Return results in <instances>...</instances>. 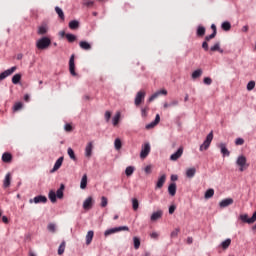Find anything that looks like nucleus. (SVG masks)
I'll return each mask as SVG.
<instances>
[{
  "instance_id": "1",
  "label": "nucleus",
  "mask_w": 256,
  "mask_h": 256,
  "mask_svg": "<svg viewBox=\"0 0 256 256\" xmlns=\"http://www.w3.org/2000/svg\"><path fill=\"white\" fill-rule=\"evenodd\" d=\"M236 167H238V171L241 173L249 169V164L247 163V157L245 155L241 154L236 158Z\"/></svg>"
},
{
  "instance_id": "2",
  "label": "nucleus",
  "mask_w": 256,
  "mask_h": 256,
  "mask_svg": "<svg viewBox=\"0 0 256 256\" xmlns=\"http://www.w3.org/2000/svg\"><path fill=\"white\" fill-rule=\"evenodd\" d=\"M65 189V186L62 184L61 187L57 190V192L55 193V191L51 190L48 194V197L50 199V201L52 203H56L57 198L58 199H63V190Z\"/></svg>"
},
{
  "instance_id": "3",
  "label": "nucleus",
  "mask_w": 256,
  "mask_h": 256,
  "mask_svg": "<svg viewBox=\"0 0 256 256\" xmlns=\"http://www.w3.org/2000/svg\"><path fill=\"white\" fill-rule=\"evenodd\" d=\"M50 45L51 39L49 37H42L36 41V47L41 51L48 49Z\"/></svg>"
},
{
  "instance_id": "4",
  "label": "nucleus",
  "mask_w": 256,
  "mask_h": 256,
  "mask_svg": "<svg viewBox=\"0 0 256 256\" xmlns=\"http://www.w3.org/2000/svg\"><path fill=\"white\" fill-rule=\"evenodd\" d=\"M213 141V131H211L205 141L203 142L202 145H200V151H207V149H209V147L211 146V142Z\"/></svg>"
},
{
  "instance_id": "5",
  "label": "nucleus",
  "mask_w": 256,
  "mask_h": 256,
  "mask_svg": "<svg viewBox=\"0 0 256 256\" xmlns=\"http://www.w3.org/2000/svg\"><path fill=\"white\" fill-rule=\"evenodd\" d=\"M239 219L242 223H248V225H251L256 221V211L253 213L251 218H249V215L247 214H241Z\"/></svg>"
},
{
  "instance_id": "6",
  "label": "nucleus",
  "mask_w": 256,
  "mask_h": 256,
  "mask_svg": "<svg viewBox=\"0 0 256 256\" xmlns=\"http://www.w3.org/2000/svg\"><path fill=\"white\" fill-rule=\"evenodd\" d=\"M119 231H129V227L127 226H120L116 228L108 229L104 232L105 237H109V235H113V233H119Z\"/></svg>"
},
{
  "instance_id": "7",
  "label": "nucleus",
  "mask_w": 256,
  "mask_h": 256,
  "mask_svg": "<svg viewBox=\"0 0 256 256\" xmlns=\"http://www.w3.org/2000/svg\"><path fill=\"white\" fill-rule=\"evenodd\" d=\"M145 95H146V92L144 90H140L136 94L135 101H134L136 107H139V105H141V103H143V99H145Z\"/></svg>"
},
{
  "instance_id": "8",
  "label": "nucleus",
  "mask_w": 256,
  "mask_h": 256,
  "mask_svg": "<svg viewBox=\"0 0 256 256\" xmlns=\"http://www.w3.org/2000/svg\"><path fill=\"white\" fill-rule=\"evenodd\" d=\"M15 71H17V66L11 67V68L7 69L6 71L2 72L0 74V81H3V79H7V77H9V75H13V73H15Z\"/></svg>"
},
{
  "instance_id": "9",
  "label": "nucleus",
  "mask_w": 256,
  "mask_h": 256,
  "mask_svg": "<svg viewBox=\"0 0 256 256\" xmlns=\"http://www.w3.org/2000/svg\"><path fill=\"white\" fill-rule=\"evenodd\" d=\"M149 153H151V145H149V143H146L143 145L140 153L141 159H145L147 155H149Z\"/></svg>"
},
{
  "instance_id": "10",
  "label": "nucleus",
  "mask_w": 256,
  "mask_h": 256,
  "mask_svg": "<svg viewBox=\"0 0 256 256\" xmlns=\"http://www.w3.org/2000/svg\"><path fill=\"white\" fill-rule=\"evenodd\" d=\"M69 71H70V74L73 75V77L77 76V73L75 72V55H72L70 57Z\"/></svg>"
},
{
  "instance_id": "11",
  "label": "nucleus",
  "mask_w": 256,
  "mask_h": 256,
  "mask_svg": "<svg viewBox=\"0 0 256 256\" xmlns=\"http://www.w3.org/2000/svg\"><path fill=\"white\" fill-rule=\"evenodd\" d=\"M183 155V146L179 147L178 150L170 156L171 161H177Z\"/></svg>"
},
{
  "instance_id": "12",
  "label": "nucleus",
  "mask_w": 256,
  "mask_h": 256,
  "mask_svg": "<svg viewBox=\"0 0 256 256\" xmlns=\"http://www.w3.org/2000/svg\"><path fill=\"white\" fill-rule=\"evenodd\" d=\"M91 155H93V142H88L85 147V157L89 159Z\"/></svg>"
},
{
  "instance_id": "13",
  "label": "nucleus",
  "mask_w": 256,
  "mask_h": 256,
  "mask_svg": "<svg viewBox=\"0 0 256 256\" xmlns=\"http://www.w3.org/2000/svg\"><path fill=\"white\" fill-rule=\"evenodd\" d=\"M167 180V176L165 174H162L159 178L158 181L156 183V188L157 189H161V187H163V185H165V181Z\"/></svg>"
},
{
  "instance_id": "14",
  "label": "nucleus",
  "mask_w": 256,
  "mask_h": 256,
  "mask_svg": "<svg viewBox=\"0 0 256 256\" xmlns=\"http://www.w3.org/2000/svg\"><path fill=\"white\" fill-rule=\"evenodd\" d=\"M93 207V197H88L83 203V209L89 210Z\"/></svg>"
},
{
  "instance_id": "15",
  "label": "nucleus",
  "mask_w": 256,
  "mask_h": 256,
  "mask_svg": "<svg viewBox=\"0 0 256 256\" xmlns=\"http://www.w3.org/2000/svg\"><path fill=\"white\" fill-rule=\"evenodd\" d=\"M159 121H161V116L159 114L156 115L155 120L151 122L150 124L146 125V129H153V127H156V125H159Z\"/></svg>"
},
{
  "instance_id": "16",
  "label": "nucleus",
  "mask_w": 256,
  "mask_h": 256,
  "mask_svg": "<svg viewBox=\"0 0 256 256\" xmlns=\"http://www.w3.org/2000/svg\"><path fill=\"white\" fill-rule=\"evenodd\" d=\"M47 203V197L43 196V195H39V196H36L34 197L33 200H30V203Z\"/></svg>"
},
{
  "instance_id": "17",
  "label": "nucleus",
  "mask_w": 256,
  "mask_h": 256,
  "mask_svg": "<svg viewBox=\"0 0 256 256\" xmlns=\"http://www.w3.org/2000/svg\"><path fill=\"white\" fill-rule=\"evenodd\" d=\"M61 165H63V157L58 158V160L54 164V167L51 173H55V171H59V169H61Z\"/></svg>"
},
{
  "instance_id": "18",
  "label": "nucleus",
  "mask_w": 256,
  "mask_h": 256,
  "mask_svg": "<svg viewBox=\"0 0 256 256\" xmlns=\"http://www.w3.org/2000/svg\"><path fill=\"white\" fill-rule=\"evenodd\" d=\"M220 207L225 208L233 205V198H226L219 203Z\"/></svg>"
},
{
  "instance_id": "19",
  "label": "nucleus",
  "mask_w": 256,
  "mask_h": 256,
  "mask_svg": "<svg viewBox=\"0 0 256 256\" xmlns=\"http://www.w3.org/2000/svg\"><path fill=\"white\" fill-rule=\"evenodd\" d=\"M161 217H163V211L158 210L152 213L150 219L151 221H157V219H161Z\"/></svg>"
},
{
  "instance_id": "20",
  "label": "nucleus",
  "mask_w": 256,
  "mask_h": 256,
  "mask_svg": "<svg viewBox=\"0 0 256 256\" xmlns=\"http://www.w3.org/2000/svg\"><path fill=\"white\" fill-rule=\"evenodd\" d=\"M219 147H220V150H221V153L222 155L225 157H229L230 155V152L229 150L227 149V145L225 143H221L219 144Z\"/></svg>"
},
{
  "instance_id": "21",
  "label": "nucleus",
  "mask_w": 256,
  "mask_h": 256,
  "mask_svg": "<svg viewBox=\"0 0 256 256\" xmlns=\"http://www.w3.org/2000/svg\"><path fill=\"white\" fill-rule=\"evenodd\" d=\"M168 193L171 197H175V193H177V185L175 183L169 185Z\"/></svg>"
},
{
  "instance_id": "22",
  "label": "nucleus",
  "mask_w": 256,
  "mask_h": 256,
  "mask_svg": "<svg viewBox=\"0 0 256 256\" xmlns=\"http://www.w3.org/2000/svg\"><path fill=\"white\" fill-rule=\"evenodd\" d=\"M94 235H95V232H93V230L88 231L86 235V245H91Z\"/></svg>"
},
{
  "instance_id": "23",
  "label": "nucleus",
  "mask_w": 256,
  "mask_h": 256,
  "mask_svg": "<svg viewBox=\"0 0 256 256\" xmlns=\"http://www.w3.org/2000/svg\"><path fill=\"white\" fill-rule=\"evenodd\" d=\"M13 159V156L11 155V153L9 152H5L3 155H2V161L4 163H11V160Z\"/></svg>"
},
{
  "instance_id": "24",
  "label": "nucleus",
  "mask_w": 256,
  "mask_h": 256,
  "mask_svg": "<svg viewBox=\"0 0 256 256\" xmlns=\"http://www.w3.org/2000/svg\"><path fill=\"white\" fill-rule=\"evenodd\" d=\"M120 119H121V112H117L112 119V123H113L114 127H117V125H119Z\"/></svg>"
},
{
  "instance_id": "25",
  "label": "nucleus",
  "mask_w": 256,
  "mask_h": 256,
  "mask_svg": "<svg viewBox=\"0 0 256 256\" xmlns=\"http://www.w3.org/2000/svg\"><path fill=\"white\" fill-rule=\"evenodd\" d=\"M3 185H4L5 189H7V187H9V185H11V173L6 174L5 179L3 181Z\"/></svg>"
},
{
  "instance_id": "26",
  "label": "nucleus",
  "mask_w": 256,
  "mask_h": 256,
  "mask_svg": "<svg viewBox=\"0 0 256 256\" xmlns=\"http://www.w3.org/2000/svg\"><path fill=\"white\" fill-rule=\"evenodd\" d=\"M79 45L81 49H84V51H89V49H91V44L87 41H80Z\"/></svg>"
},
{
  "instance_id": "27",
  "label": "nucleus",
  "mask_w": 256,
  "mask_h": 256,
  "mask_svg": "<svg viewBox=\"0 0 256 256\" xmlns=\"http://www.w3.org/2000/svg\"><path fill=\"white\" fill-rule=\"evenodd\" d=\"M80 189H87V174H84L81 179Z\"/></svg>"
},
{
  "instance_id": "28",
  "label": "nucleus",
  "mask_w": 256,
  "mask_h": 256,
  "mask_svg": "<svg viewBox=\"0 0 256 256\" xmlns=\"http://www.w3.org/2000/svg\"><path fill=\"white\" fill-rule=\"evenodd\" d=\"M47 31H49V28L47 27V25H42L38 28V35H45Z\"/></svg>"
},
{
  "instance_id": "29",
  "label": "nucleus",
  "mask_w": 256,
  "mask_h": 256,
  "mask_svg": "<svg viewBox=\"0 0 256 256\" xmlns=\"http://www.w3.org/2000/svg\"><path fill=\"white\" fill-rule=\"evenodd\" d=\"M69 29H79V21L77 20H72L69 22Z\"/></svg>"
},
{
  "instance_id": "30",
  "label": "nucleus",
  "mask_w": 256,
  "mask_h": 256,
  "mask_svg": "<svg viewBox=\"0 0 256 256\" xmlns=\"http://www.w3.org/2000/svg\"><path fill=\"white\" fill-rule=\"evenodd\" d=\"M55 11H56L57 15L60 17V19L62 21H65V13H63V10L60 7L57 6L55 8Z\"/></svg>"
},
{
  "instance_id": "31",
  "label": "nucleus",
  "mask_w": 256,
  "mask_h": 256,
  "mask_svg": "<svg viewBox=\"0 0 256 256\" xmlns=\"http://www.w3.org/2000/svg\"><path fill=\"white\" fill-rule=\"evenodd\" d=\"M126 176L127 177H131V175H133V173H135V167L133 166H128L125 170Z\"/></svg>"
},
{
  "instance_id": "32",
  "label": "nucleus",
  "mask_w": 256,
  "mask_h": 256,
  "mask_svg": "<svg viewBox=\"0 0 256 256\" xmlns=\"http://www.w3.org/2000/svg\"><path fill=\"white\" fill-rule=\"evenodd\" d=\"M215 195V190L213 189H208L206 192H205V199H211V197H213Z\"/></svg>"
},
{
  "instance_id": "33",
  "label": "nucleus",
  "mask_w": 256,
  "mask_h": 256,
  "mask_svg": "<svg viewBox=\"0 0 256 256\" xmlns=\"http://www.w3.org/2000/svg\"><path fill=\"white\" fill-rule=\"evenodd\" d=\"M210 51H219V53H223V49H221L219 42L215 43L211 48Z\"/></svg>"
},
{
  "instance_id": "34",
  "label": "nucleus",
  "mask_w": 256,
  "mask_h": 256,
  "mask_svg": "<svg viewBox=\"0 0 256 256\" xmlns=\"http://www.w3.org/2000/svg\"><path fill=\"white\" fill-rule=\"evenodd\" d=\"M66 39L69 43L77 41V36L75 34H66Z\"/></svg>"
},
{
  "instance_id": "35",
  "label": "nucleus",
  "mask_w": 256,
  "mask_h": 256,
  "mask_svg": "<svg viewBox=\"0 0 256 256\" xmlns=\"http://www.w3.org/2000/svg\"><path fill=\"white\" fill-rule=\"evenodd\" d=\"M197 170H195V168H189L187 171H186V177H195V173H196Z\"/></svg>"
},
{
  "instance_id": "36",
  "label": "nucleus",
  "mask_w": 256,
  "mask_h": 256,
  "mask_svg": "<svg viewBox=\"0 0 256 256\" xmlns=\"http://www.w3.org/2000/svg\"><path fill=\"white\" fill-rule=\"evenodd\" d=\"M20 81H21V74H15V75L12 77V83H13L14 85L19 84Z\"/></svg>"
},
{
  "instance_id": "37",
  "label": "nucleus",
  "mask_w": 256,
  "mask_h": 256,
  "mask_svg": "<svg viewBox=\"0 0 256 256\" xmlns=\"http://www.w3.org/2000/svg\"><path fill=\"white\" fill-rule=\"evenodd\" d=\"M229 245H231V239L228 238L221 243L220 247H222V249H228Z\"/></svg>"
},
{
  "instance_id": "38",
  "label": "nucleus",
  "mask_w": 256,
  "mask_h": 256,
  "mask_svg": "<svg viewBox=\"0 0 256 256\" xmlns=\"http://www.w3.org/2000/svg\"><path fill=\"white\" fill-rule=\"evenodd\" d=\"M202 74H203V71H201V69L195 70L192 73V79H197V78L201 77Z\"/></svg>"
},
{
  "instance_id": "39",
  "label": "nucleus",
  "mask_w": 256,
  "mask_h": 256,
  "mask_svg": "<svg viewBox=\"0 0 256 256\" xmlns=\"http://www.w3.org/2000/svg\"><path fill=\"white\" fill-rule=\"evenodd\" d=\"M133 242H134L135 249H139V247H141V240L138 237H134Z\"/></svg>"
},
{
  "instance_id": "40",
  "label": "nucleus",
  "mask_w": 256,
  "mask_h": 256,
  "mask_svg": "<svg viewBox=\"0 0 256 256\" xmlns=\"http://www.w3.org/2000/svg\"><path fill=\"white\" fill-rule=\"evenodd\" d=\"M68 155H69L70 159H72L73 161L77 160V157L75 156V151H73L72 148H68Z\"/></svg>"
},
{
  "instance_id": "41",
  "label": "nucleus",
  "mask_w": 256,
  "mask_h": 256,
  "mask_svg": "<svg viewBox=\"0 0 256 256\" xmlns=\"http://www.w3.org/2000/svg\"><path fill=\"white\" fill-rule=\"evenodd\" d=\"M132 207L134 211H137V209H139V200H137V198L132 199Z\"/></svg>"
},
{
  "instance_id": "42",
  "label": "nucleus",
  "mask_w": 256,
  "mask_h": 256,
  "mask_svg": "<svg viewBox=\"0 0 256 256\" xmlns=\"http://www.w3.org/2000/svg\"><path fill=\"white\" fill-rule=\"evenodd\" d=\"M197 35L198 37H203V35H205V27L199 26L197 29Z\"/></svg>"
},
{
  "instance_id": "43",
  "label": "nucleus",
  "mask_w": 256,
  "mask_h": 256,
  "mask_svg": "<svg viewBox=\"0 0 256 256\" xmlns=\"http://www.w3.org/2000/svg\"><path fill=\"white\" fill-rule=\"evenodd\" d=\"M114 147L117 151H119V149H121L122 147V143H121V139L117 138L114 142Z\"/></svg>"
},
{
  "instance_id": "44",
  "label": "nucleus",
  "mask_w": 256,
  "mask_h": 256,
  "mask_svg": "<svg viewBox=\"0 0 256 256\" xmlns=\"http://www.w3.org/2000/svg\"><path fill=\"white\" fill-rule=\"evenodd\" d=\"M65 253V242H62L58 248V255H63Z\"/></svg>"
},
{
  "instance_id": "45",
  "label": "nucleus",
  "mask_w": 256,
  "mask_h": 256,
  "mask_svg": "<svg viewBox=\"0 0 256 256\" xmlns=\"http://www.w3.org/2000/svg\"><path fill=\"white\" fill-rule=\"evenodd\" d=\"M222 29H223L224 31H229V30L231 29V23H229V22H223V23H222Z\"/></svg>"
},
{
  "instance_id": "46",
  "label": "nucleus",
  "mask_w": 256,
  "mask_h": 256,
  "mask_svg": "<svg viewBox=\"0 0 256 256\" xmlns=\"http://www.w3.org/2000/svg\"><path fill=\"white\" fill-rule=\"evenodd\" d=\"M14 111H19L20 109H23V103L17 102L13 106Z\"/></svg>"
},
{
  "instance_id": "47",
  "label": "nucleus",
  "mask_w": 256,
  "mask_h": 256,
  "mask_svg": "<svg viewBox=\"0 0 256 256\" xmlns=\"http://www.w3.org/2000/svg\"><path fill=\"white\" fill-rule=\"evenodd\" d=\"M157 97H159V93L155 92L154 94H152L149 99H148V103H151L153 101H155V99H157Z\"/></svg>"
},
{
  "instance_id": "48",
  "label": "nucleus",
  "mask_w": 256,
  "mask_h": 256,
  "mask_svg": "<svg viewBox=\"0 0 256 256\" xmlns=\"http://www.w3.org/2000/svg\"><path fill=\"white\" fill-rule=\"evenodd\" d=\"M253 89H255V81H250V82L247 84V90H248V91H253Z\"/></svg>"
},
{
  "instance_id": "49",
  "label": "nucleus",
  "mask_w": 256,
  "mask_h": 256,
  "mask_svg": "<svg viewBox=\"0 0 256 256\" xmlns=\"http://www.w3.org/2000/svg\"><path fill=\"white\" fill-rule=\"evenodd\" d=\"M108 204L107 197L102 196L101 197V207H105Z\"/></svg>"
},
{
  "instance_id": "50",
  "label": "nucleus",
  "mask_w": 256,
  "mask_h": 256,
  "mask_svg": "<svg viewBox=\"0 0 256 256\" xmlns=\"http://www.w3.org/2000/svg\"><path fill=\"white\" fill-rule=\"evenodd\" d=\"M215 35H217V31H213V33L209 36H206V41H211V39H215Z\"/></svg>"
},
{
  "instance_id": "51",
  "label": "nucleus",
  "mask_w": 256,
  "mask_h": 256,
  "mask_svg": "<svg viewBox=\"0 0 256 256\" xmlns=\"http://www.w3.org/2000/svg\"><path fill=\"white\" fill-rule=\"evenodd\" d=\"M48 230H50L52 233H55V231H56V226H55V224L50 223V224L48 225Z\"/></svg>"
},
{
  "instance_id": "52",
  "label": "nucleus",
  "mask_w": 256,
  "mask_h": 256,
  "mask_svg": "<svg viewBox=\"0 0 256 256\" xmlns=\"http://www.w3.org/2000/svg\"><path fill=\"white\" fill-rule=\"evenodd\" d=\"M179 228H176L175 230H173L172 232H171V237L172 238H175V237H177L178 235H179Z\"/></svg>"
},
{
  "instance_id": "53",
  "label": "nucleus",
  "mask_w": 256,
  "mask_h": 256,
  "mask_svg": "<svg viewBox=\"0 0 256 256\" xmlns=\"http://www.w3.org/2000/svg\"><path fill=\"white\" fill-rule=\"evenodd\" d=\"M149 111V108L146 107V108H142L141 109V115L142 117H147V112Z\"/></svg>"
},
{
  "instance_id": "54",
  "label": "nucleus",
  "mask_w": 256,
  "mask_h": 256,
  "mask_svg": "<svg viewBox=\"0 0 256 256\" xmlns=\"http://www.w3.org/2000/svg\"><path fill=\"white\" fill-rule=\"evenodd\" d=\"M243 143H245V140H243V138H237L235 140V145H243Z\"/></svg>"
},
{
  "instance_id": "55",
  "label": "nucleus",
  "mask_w": 256,
  "mask_h": 256,
  "mask_svg": "<svg viewBox=\"0 0 256 256\" xmlns=\"http://www.w3.org/2000/svg\"><path fill=\"white\" fill-rule=\"evenodd\" d=\"M202 48L204 51H209V44L207 43V41H204L202 43Z\"/></svg>"
},
{
  "instance_id": "56",
  "label": "nucleus",
  "mask_w": 256,
  "mask_h": 256,
  "mask_svg": "<svg viewBox=\"0 0 256 256\" xmlns=\"http://www.w3.org/2000/svg\"><path fill=\"white\" fill-rule=\"evenodd\" d=\"M151 169H152L151 165H148V166H146V167L144 168V171H145V173H146L147 175H149V174L151 173Z\"/></svg>"
},
{
  "instance_id": "57",
  "label": "nucleus",
  "mask_w": 256,
  "mask_h": 256,
  "mask_svg": "<svg viewBox=\"0 0 256 256\" xmlns=\"http://www.w3.org/2000/svg\"><path fill=\"white\" fill-rule=\"evenodd\" d=\"M150 237H151V239H158L159 234L157 232H152V233H150Z\"/></svg>"
},
{
  "instance_id": "58",
  "label": "nucleus",
  "mask_w": 256,
  "mask_h": 256,
  "mask_svg": "<svg viewBox=\"0 0 256 256\" xmlns=\"http://www.w3.org/2000/svg\"><path fill=\"white\" fill-rule=\"evenodd\" d=\"M212 82L213 81L211 80V78H209V77L204 78L205 85H211Z\"/></svg>"
},
{
  "instance_id": "59",
  "label": "nucleus",
  "mask_w": 256,
  "mask_h": 256,
  "mask_svg": "<svg viewBox=\"0 0 256 256\" xmlns=\"http://www.w3.org/2000/svg\"><path fill=\"white\" fill-rule=\"evenodd\" d=\"M156 93H158V95H167V90L161 89V90H158Z\"/></svg>"
},
{
  "instance_id": "60",
  "label": "nucleus",
  "mask_w": 256,
  "mask_h": 256,
  "mask_svg": "<svg viewBox=\"0 0 256 256\" xmlns=\"http://www.w3.org/2000/svg\"><path fill=\"white\" fill-rule=\"evenodd\" d=\"M105 119L107 122H109V120L111 119V113L109 111L105 112Z\"/></svg>"
},
{
  "instance_id": "61",
  "label": "nucleus",
  "mask_w": 256,
  "mask_h": 256,
  "mask_svg": "<svg viewBox=\"0 0 256 256\" xmlns=\"http://www.w3.org/2000/svg\"><path fill=\"white\" fill-rule=\"evenodd\" d=\"M175 209H176L175 205H172V206L169 207L170 215H173L175 213Z\"/></svg>"
},
{
  "instance_id": "62",
  "label": "nucleus",
  "mask_w": 256,
  "mask_h": 256,
  "mask_svg": "<svg viewBox=\"0 0 256 256\" xmlns=\"http://www.w3.org/2000/svg\"><path fill=\"white\" fill-rule=\"evenodd\" d=\"M73 127L71 126V124H66L65 125V131H72Z\"/></svg>"
},
{
  "instance_id": "63",
  "label": "nucleus",
  "mask_w": 256,
  "mask_h": 256,
  "mask_svg": "<svg viewBox=\"0 0 256 256\" xmlns=\"http://www.w3.org/2000/svg\"><path fill=\"white\" fill-rule=\"evenodd\" d=\"M60 37H66L67 34H65V30H62L59 32Z\"/></svg>"
},
{
  "instance_id": "64",
  "label": "nucleus",
  "mask_w": 256,
  "mask_h": 256,
  "mask_svg": "<svg viewBox=\"0 0 256 256\" xmlns=\"http://www.w3.org/2000/svg\"><path fill=\"white\" fill-rule=\"evenodd\" d=\"M29 99H30L29 94H26V95L24 96V101L29 102Z\"/></svg>"
}]
</instances>
